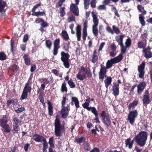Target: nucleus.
Segmentation results:
<instances>
[{"instance_id":"58","label":"nucleus","mask_w":152,"mask_h":152,"mask_svg":"<svg viewBox=\"0 0 152 152\" xmlns=\"http://www.w3.org/2000/svg\"><path fill=\"white\" fill-rule=\"evenodd\" d=\"M28 39V34H25L23 37V41L24 42H26Z\"/></svg>"},{"instance_id":"8","label":"nucleus","mask_w":152,"mask_h":152,"mask_svg":"<svg viewBox=\"0 0 152 152\" xmlns=\"http://www.w3.org/2000/svg\"><path fill=\"white\" fill-rule=\"evenodd\" d=\"M30 80V78L28 80V82L26 83L25 85V86L21 96V99H26L27 97L28 93H30L31 92V87L29 86V83Z\"/></svg>"},{"instance_id":"43","label":"nucleus","mask_w":152,"mask_h":152,"mask_svg":"<svg viewBox=\"0 0 152 152\" xmlns=\"http://www.w3.org/2000/svg\"><path fill=\"white\" fill-rule=\"evenodd\" d=\"M126 46V47H129L131 45V40L130 38L129 37L126 39L125 43Z\"/></svg>"},{"instance_id":"5","label":"nucleus","mask_w":152,"mask_h":152,"mask_svg":"<svg viewBox=\"0 0 152 152\" xmlns=\"http://www.w3.org/2000/svg\"><path fill=\"white\" fill-rule=\"evenodd\" d=\"M61 60L63 62L64 66L65 68H69L70 67L69 61L70 55L68 53H66L62 51L61 53Z\"/></svg>"},{"instance_id":"51","label":"nucleus","mask_w":152,"mask_h":152,"mask_svg":"<svg viewBox=\"0 0 152 152\" xmlns=\"http://www.w3.org/2000/svg\"><path fill=\"white\" fill-rule=\"evenodd\" d=\"M72 102H74L75 104H79V102L78 99L75 97H72Z\"/></svg>"},{"instance_id":"10","label":"nucleus","mask_w":152,"mask_h":152,"mask_svg":"<svg viewBox=\"0 0 152 152\" xmlns=\"http://www.w3.org/2000/svg\"><path fill=\"white\" fill-rule=\"evenodd\" d=\"M60 39L59 38L56 39L53 42V54L54 56H56L58 53V50L60 48Z\"/></svg>"},{"instance_id":"17","label":"nucleus","mask_w":152,"mask_h":152,"mask_svg":"<svg viewBox=\"0 0 152 152\" xmlns=\"http://www.w3.org/2000/svg\"><path fill=\"white\" fill-rule=\"evenodd\" d=\"M146 86V84L144 81L140 83L137 86V92L138 94H140L142 92Z\"/></svg>"},{"instance_id":"38","label":"nucleus","mask_w":152,"mask_h":152,"mask_svg":"<svg viewBox=\"0 0 152 152\" xmlns=\"http://www.w3.org/2000/svg\"><path fill=\"white\" fill-rule=\"evenodd\" d=\"M85 74L87 75V76L88 78L92 77V73L89 67L86 68V71Z\"/></svg>"},{"instance_id":"44","label":"nucleus","mask_w":152,"mask_h":152,"mask_svg":"<svg viewBox=\"0 0 152 152\" xmlns=\"http://www.w3.org/2000/svg\"><path fill=\"white\" fill-rule=\"evenodd\" d=\"M91 101H94V99L93 98L90 99L89 97H88L86 100L85 102L82 104H89L90 103H91Z\"/></svg>"},{"instance_id":"2","label":"nucleus","mask_w":152,"mask_h":152,"mask_svg":"<svg viewBox=\"0 0 152 152\" xmlns=\"http://www.w3.org/2000/svg\"><path fill=\"white\" fill-rule=\"evenodd\" d=\"M54 133L56 136L60 137L62 136L63 133L65 134V128L64 125L61 124L60 119L57 115L54 123Z\"/></svg>"},{"instance_id":"30","label":"nucleus","mask_w":152,"mask_h":152,"mask_svg":"<svg viewBox=\"0 0 152 152\" xmlns=\"http://www.w3.org/2000/svg\"><path fill=\"white\" fill-rule=\"evenodd\" d=\"M45 45L46 47L49 50H50L51 49L52 42L51 40L50 39L47 40L45 41Z\"/></svg>"},{"instance_id":"57","label":"nucleus","mask_w":152,"mask_h":152,"mask_svg":"<svg viewBox=\"0 0 152 152\" xmlns=\"http://www.w3.org/2000/svg\"><path fill=\"white\" fill-rule=\"evenodd\" d=\"M41 3L40 2L34 6L32 9V12H35V10L39 7L41 6Z\"/></svg>"},{"instance_id":"27","label":"nucleus","mask_w":152,"mask_h":152,"mask_svg":"<svg viewBox=\"0 0 152 152\" xmlns=\"http://www.w3.org/2000/svg\"><path fill=\"white\" fill-rule=\"evenodd\" d=\"M23 58L24 60L25 64L27 66L30 65L31 63V61L28 58V55L25 54L23 56Z\"/></svg>"},{"instance_id":"23","label":"nucleus","mask_w":152,"mask_h":152,"mask_svg":"<svg viewBox=\"0 0 152 152\" xmlns=\"http://www.w3.org/2000/svg\"><path fill=\"white\" fill-rule=\"evenodd\" d=\"M7 119L6 115H3L2 118L0 120V125L1 126H2L4 125L7 124Z\"/></svg>"},{"instance_id":"34","label":"nucleus","mask_w":152,"mask_h":152,"mask_svg":"<svg viewBox=\"0 0 152 152\" xmlns=\"http://www.w3.org/2000/svg\"><path fill=\"white\" fill-rule=\"evenodd\" d=\"M18 102V100L17 99H9L8 100L7 102V104H17V103Z\"/></svg>"},{"instance_id":"31","label":"nucleus","mask_w":152,"mask_h":152,"mask_svg":"<svg viewBox=\"0 0 152 152\" xmlns=\"http://www.w3.org/2000/svg\"><path fill=\"white\" fill-rule=\"evenodd\" d=\"M137 46L140 48H143L144 49L146 47V43L142 41H140L137 43Z\"/></svg>"},{"instance_id":"12","label":"nucleus","mask_w":152,"mask_h":152,"mask_svg":"<svg viewBox=\"0 0 152 152\" xmlns=\"http://www.w3.org/2000/svg\"><path fill=\"white\" fill-rule=\"evenodd\" d=\"M145 65V62H143L142 64L138 66L137 70L139 73V77L140 78H144L145 74L144 69Z\"/></svg>"},{"instance_id":"32","label":"nucleus","mask_w":152,"mask_h":152,"mask_svg":"<svg viewBox=\"0 0 152 152\" xmlns=\"http://www.w3.org/2000/svg\"><path fill=\"white\" fill-rule=\"evenodd\" d=\"M45 14V12L42 11L40 12L38 11L37 12H34L32 14V15L33 16H43Z\"/></svg>"},{"instance_id":"29","label":"nucleus","mask_w":152,"mask_h":152,"mask_svg":"<svg viewBox=\"0 0 152 152\" xmlns=\"http://www.w3.org/2000/svg\"><path fill=\"white\" fill-rule=\"evenodd\" d=\"M144 54V56L147 59L149 58L152 57V52L150 51L148 52H142Z\"/></svg>"},{"instance_id":"53","label":"nucleus","mask_w":152,"mask_h":152,"mask_svg":"<svg viewBox=\"0 0 152 152\" xmlns=\"http://www.w3.org/2000/svg\"><path fill=\"white\" fill-rule=\"evenodd\" d=\"M110 48L112 51H116L117 47L114 42H113L110 44Z\"/></svg>"},{"instance_id":"33","label":"nucleus","mask_w":152,"mask_h":152,"mask_svg":"<svg viewBox=\"0 0 152 152\" xmlns=\"http://www.w3.org/2000/svg\"><path fill=\"white\" fill-rule=\"evenodd\" d=\"M1 127L2 128L4 131L5 132L9 133L11 129L9 125L8 124L4 125L2 126Z\"/></svg>"},{"instance_id":"15","label":"nucleus","mask_w":152,"mask_h":152,"mask_svg":"<svg viewBox=\"0 0 152 152\" xmlns=\"http://www.w3.org/2000/svg\"><path fill=\"white\" fill-rule=\"evenodd\" d=\"M45 84H42L41 85V88H42V90L39 93V95L38 98L40 100V102H41L42 104H45L44 103V96H45L43 92V91L45 89Z\"/></svg>"},{"instance_id":"4","label":"nucleus","mask_w":152,"mask_h":152,"mask_svg":"<svg viewBox=\"0 0 152 152\" xmlns=\"http://www.w3.org/2000/svg\"><path fill=\"white\" fill-rule=\"evenodd\" d=\"M91 14L93 17V21L94 24L92 26V32L94 36L97 37L98 32L97 26L99 23V19L98 18L97 15L95 14L94 12L92 11L91 12Z\"/></svg>"},{"instance_id":"3","label":"nucleus","mask_w":152,"mask_h":152,"mask_svg":"<svg viewBox=\"0 0 152 152\" xmlns=\"http://www.w3.org/2000/svg\"><path fill=\"white\" fill-rule=\"evenodd\" d=\"M123 56L121 54H120L117 57L108 60L106 63L105 68L107 69H110L112 66L113 64L120 62L122 60Z\"/></svg>"},{"instance_id":"40","label":"nucleus","mask_w":152,"mask_h":152,"mask_svg":"<svg viewBox=\"0 0 152 152\" xmlns=\"http://www.w3.org/2000/svg\"><path fill=\"white\" fill-rule=\"evenodd\" d=\"M111 6L112 7L111 8L112 10L114 12L115 15L118 17H120V15L118 13V11L116 8L115 7H114L113 5Z\"/></svg>"},{"instance_id":"48","label":"nucleus","mask_w":152,"mask_h":152,"mask_svg":"<svg viewBox=\"0 0 152 152\" xmlns=\"http://www.w3.org/2000/svg\"><path fill=\"white\" fill-rule=\"evenodd\" d=\"M84 148L85 150L87 151H89L91 149V147L90 145L87 142H85Z\"/></svg>"},{"instance_id":"63","label":"nucleus","mask_w":152,"mask_h":152,"mask_svg":"<svg viewBox=\"0 0 152 152\" xmlns=\"http://www.w3.org/2000/svg\"><path fill=\"white\" fill-rule=\"evenodd\" d=\"M76 77L78 80H83L82 75L79 72L76 75Z\"/></svg>"},{"instance_id":"61","label":"nucleus","mask_w":152,"mask_h":152,"mask_svg":"<svg viewBox=\"0 0 152 152\" xmlns=\"http://www.w3.org/2000/svg\"><path fill=\"white\" fill-rule=\"evenodd\" d=\"M13 121L14 122V124H18L19 123V119L16 117H15L13 119Z\"/></svg>"},{"instance_id":"35","label":"nucleus","mask_w":152,"mask_h":152,"mask_svg":"<svg viewBox=\"0 0 152 152\" xmlns=\"http://www.w3.org/2000/svg\"><path fill=\"white\" fill-rule=\"evenodd\" d=\"M85 140V138L84 137H81L78 138L75 140V142L78 143H81L83 142Z\"/></svg>"},{"instance_id":"19","label":"nucleus","mask_w":152,"mask_h":152,"mask_svg":"<svg viewBox=\"0 0 152 152\" xmlns=\"http://www.w3.org/2000/svg\"><path fill=\"white\" fill-rule=\"evenodd\" d=\"M76 31V35L77 37V40L80 41L81 40V27L79 25H77L75 28Z\"/></svg>"},{"instance_id":"28","label":"nucleus","mask_w":152,"mask_h":152,"mask_svg":"<svg viewBox=\"0 0 152 152\" xmlns=\"http://www.w3.org/2000/svg\"><path fill=\"white\" fill-rule=\"evenodd\" d=\"M139 15V19L140 23H141L142 26H144L145 25V22L144 20V15Z\"/></svg>"},{"instance_id":"26","label":"nucleus","mask_w":152,"mask_h":152,"mask_svg":"<svg viewBox=\"0 0 152 152\" xmlns=\"http://www.w3.org/2000/svg\"><path fill=\"white\" fill-rule=\"evenodd\" d=\"M143 102L145 104H149L151 101L149 96H143Z\"/></svg>"},{"instance_id":"6","label":"nucleus","mask_w":152,"mask_h":152,"mask_svg":"<svg viewBox=\"0 0 152 152\" xmlns=\"http://www.w3.org/2000/svg\"><path fill=\"white\" fill-rule=\"evenodd\" d=\"M102 118V122L108 128L111 125V122L109 115L104 111H102L100 115Z\"/></svg>"},{"instance_id":"16","label":"nucleus","mask_w":152,"mask_h":152,"mask_svg":"<svg viewBox=\"0 0 152 152\" xmlns=\"http://www.w3.org/2000/svg\"><path fill=\"white\" fill-rule=\"evenodd\" d=\"M88 26V21L85 20L83 24V31L82 37L83 40L85 41L86 40V37L87 35V28Z\"/></svg>"},{"instance_id":"59","label":"nucleus","mask_w":152,"mask_h":152,"mask_svg":"<svg viewBox=\"0 0 152 152\" xmlns=\"http://www.w3.org/2000/svg\"><path fill=\"white\" fill-rule=\"evenodd\" d=\"M121 47V53L123 54L125 53L126 52V49L128 47H126V46H124V45Z\"/></svg>"},{"instance_id":"47","label":"nucleus","mask_w":152,"mask_h":152,"mask_svg":"<svg viewBox=\"0 0 152 152\" xmlns=\"http://www.w3.org/2000/svg\"><path fill=\"white\" fill-rule=\"evenodd\" d=\"M43 148L47 149L48 147V143L45 138L44 139L42 140Z\"/></svg>"},{"instance_id":"1","label":"nucleus","mask_w":152,"mask_h":152,"mask_svg":"<svg viewBox=\"0 0 152 152\" xmlns=\"http://www.w3.org/2000/svg\"><path fill=\"white\" fill-rule=\"evenodd\" d=\"M148 133L146 132L141 131L135 136L133 140H131L130 138L125 140L126 147L131 149L133 146L134 140H135L137 145L140 147H144L146 144L147 140Z\"/></svg>"},{"instance_id":"7","label":"nucleus","mask_w":152,"mask_h":152,"mask_svg":"<svg viewBox=\"0 0 152 152\" xmlns=\"http://www.w3.org/2000/svg\"><path fill=\"white\" fill-rule=\"evenodd\" d=\"M138 113L137 110L132 111H129L128 115L127 120L129 123L132 124L135 121V119L137 118Z\"/></svg>"},{"instance_id":"41","label":"nucleus","mask_w":152,"mask_h":152,"mask_svg":"<svg viewBox=\"0 0 152 152\" xmlns=\"http://www.w3.org/2000/svg\"><path fill=\"white\" fill-rule=\"evenodd\" d=\"M67 83L70 88H75V85L71 79L69 80H68L67 82Z\"/></svg>"},{"instance_id":"36","label":"nucleus","mask_w":152,"mask_h":152,"mask_svg":"<svg viewBox=\"0 0 152 152\" xmlns=\"http://www.w3.org/2000/svg\"><path fill=\"white\" fill-rule=\"evenodd\" d=\"M67 91V88L66 87V83L64 82L62 84L61 88V91L62 92H66Z\"/></svg>"},{"instance_id":"45","label":"nucleus","mask_w":152,"mask_h":152,"mask_svg":"<svg viewBox=\"0 0 152 152\" xmlns=\"http://www.w3.org/2000/svg\"><path fill=\"white\" fill-rule=\"evenodd\" d=\"M54 139L53 137H52L49 139L48 143L50 147H55L54 143H53Z\"/></svg>"},{"instance_id":"39","label":"nucleus","mask_w":152,"mask_h":152,"mask_svg":"<svg viewBox=\"0 0 152 152\" xmlns=\"http://www.w3.org/2000/svg\"><path fill=\"white\" fill-rule=\"evenodd\" d=\"M12 69L14 72V75L15 73H16L19 68L18 66L16 64H13L12 65Z\"/></svg>"},{"instance_id":"62","label":"nucleus","mask_w":152,"mask_h":152,"mask_svg":"<svg viewBox=\"0 0 152 152\" xmlns=\"http://www.w3.org/2000/svg\"><path fill=\"white\" fill-rule=\"evenodd\" d=\"M30 146V144H28V143H27L26 144L24 147V150H25V151L26 152H27L28 151L29 147Z\"/></svg>"},{"instance_id":"13","label":"nucleus","mask_w":152,"mask_h":152,"mask_svg":"<svg viewBox=\"0 0 152 152\" xmlns=\"http://www.w3.org/2000/svg\"><path fill=\"white\" fill-rule=\"evenodd\" d=\"M119 86L117 82H114L113 83L112 91L113 94L115 96H118L119 93Z\"/></svg>"},{"instance_id":"11","label":"nucleus","mask_w":152,"mask_h":152,"mask_svg":"<svg viewBox=\"0 0 152 152\" xmlns=\"http://www.w3.org/2000/svg\"><path fill=\"white\" fill-rule=\"evenodd\" d=\"M100 67L99 71L98 72V75L99 79L102 80L106 77L107 69L105 68V66L102 64L100 65Z\"/></svg>"},{"instance_id":"18","label":"nucleus","mask_w":152,"mask_h":152,"mask_svg":"<svg viewBox=\"0 0 152 152\" xmlns=\"http://www.w3.org/2000/svg\"><path fill=\"white\" fill-rule=\"evenodd\" d=\"M33 140L37 142H41L45 138L43 136L36 133L33 135Z\"/></svg>"},{"instance_id":"24","label":"nucleus","mask_w":152,"mask_h":152,"mask_svg":"<svg viewBox=\"0 0 152 152\" xmlns=\"http://www.w3.org/2000/svg\"><path fill=\"white\" fill-rule=\"evenodd\" d=\"M61 35L62 37L65 41H67L69 39V35L66 31L63 30L62 31Z\"/></svg>"},{"instance_id":"22","label":"nucleus","mask_w":152,"mask_h":152,"mask_svg":"<svg viewBox=\"0 0 152 152\" xmlns=\"http://www.w3.org/2000/svg\"><path fill=\"white\" fill-rule=\"evenodd\" d=\"M112 81V79L110 77L107 76L104 80L105 86L106 88H107L111 84Z\"/></svg>"},{"instance_id":"37","label":"nucleus","mask_w":152,"mask_h":152,"mask_svg":"<svg viewBox=\"0 0 152 152\" xmlns=\"http://www.w3.org/2000/svg\"><path fill=\"white\" fill-rule=\"evenodd\" d=\"M7 59V56L6 54L3 52H0V60L1 61H4Z\"/></svg>"},{"instance_id":"20","label":"nucleus","mask_w":152,"mask_h":152,"mask_svg":"<svg viewBox=\"0 0 152 152\" xmlns=\"http://www.w3.org/2000/svg\"><path fill=\"white\" fill-rule=\"evenodd\" d=\"M7 6V3L3 0H0V12L2 14H4L5 11L4 10L5 7Z\"/></svg>"},{"instance_id":"64","label":"nucleus","mask_w":152,"mask_h":152,"mask_svg":"<svg viewBox=\"0 0 152 152\" xmlns=\"http://www.w3.org/2000/svg\"><path fill=\"white\" fill-rule=\"evenodd\" d=\"M103 30V29L102 26L100 25L99 26V33L101 34H103L104 32Z\"/></svg>"},{"instance_id":"42","label":"nucleus","mask_w":152,"mask_h":152,"mask_svg":"<svg viewBox=\"0 0 152 152\" xmlns=\"http://www.w3.org/2000/svg\"><path fill=\"white\" fill-rule=\"evenodd\" d=\"M48 109L49 115L52 116L53 115V111L52 105H48Z\"/></svg>"},{"instance_id":"52","label":"nucleus","mask_w":152,"mask_h":152,"mask_svg":"<svg viewBox=\"0 0 152 152\" xmlns=\"http://www.w3.org/2000/svg\"><path fill=\"white\" fill-rule=\"evenodd\" d=\"M67 21L69 23H70L72 21H75V17L73 15H71L67 19Z\"/></svg>"},{"instance_id":"54","label":"nucleus","mask_w":152,"mask_h":152,"mask_svg":"<svg viewBox=\"0 0 152 152\" xmlns=\"http://www.w3.org/2000/svg\"><path fill=\"white\" fill-rule=\"evenodd\" d=\"M92 112L94 114L95 117H98V113L96 108L94 107H92L91 109Z\"/></svg>"},{"instance_id":"56","label":"nucleus","mask_w":152,"mask_h":152,"mask_svg":"<svg viewBox=\"0 0 152 152\" xmlns=\"http://www.w3.org/2000/svg\"><path fill=\"white\" fill-rule=\"evenodd\" d=\"M97 9L99 10H105L106 7L104 4L100 5L97 7Z\"/></svg>"},{"instance_id":"46","label":"nucleus","mask_w":152,"mask_h":152,"mask_svg":"<svg viewBox=\"0 0 152 152\" xmlns=\"http://www.w3.org/2000/svg\"><path fill=\"white\" fill-rule=\"evenodd\" d=\"M19 129V127L18 124H14L13 125V133H17Z\"/></svg>"},{"instance_id":"9","label":"nucleus","mask_w":152,"mask_h":152,"mask_svg":"<svg viewBox=\"0 0 152 152\" xmlns=\"http://www.w3.org/2000/svg\"><path fill=\"white\" fill-rule=\"evenodd\" d=\"M75 4H71L70 5V10L76 16L79 15V11L77 5L79 4L80 0H75Z\"/></svg>"},{"instance_id":"49","label":"nucleus","mask_w":152,"mask_h":152,"mask_svg":"<svg viewBox=\"0 0 152 152\" xmlns=\"http://www.w3.org/2000/svg\"><path fill=\"white\" fill-rule=\"evenodd\" d=\"M65 7H61L60 8V16L61 17L64 16L66 14L64 10Z\"/></svg>"},{"instance_id":"25","label":"nucleus","mask_w":152,"mask_h":152,"mask_svg":"<svg viewBox=\"0 0 152 152\" xmlns=\"http://www.w3.org/2000/svg\"><path fill=\"white\" fill-rule=\"evenodd\" d=\"M137 9L139 11L141 12L142 13L140 15H145L147 12L145 10L144 7L141 5H138L137 7Z\"/></svg>"},{"instance_id":"55","label":"nucleus","mask_w":152,"mask_h":152,"mask_svg":"<svg viewBox=\"0 0 152 152\" xmlns=\"http://www.w3.org/2000/svg\"><path fill=\"white\" fill-rule=\"evenodd\" d=\"M69 43H66L64 44L63 49L66 51L69 52Z\"/></svg>"},{"instance_id":"50","label":"nucleus","mask_w":152,"mask_h":152,"mask_svg":"<svg viewBox=\"0 0 152 152\" xmlns=\"http://www.w3.org/2000/svg\"><path fill=\"white\" fill-rule=\"evenodd\" d=\"M112 28L113 31H114V32L115 33H116L117 34H118L120 33V31L119 30L118 28L116 27L115 26H112Z\"/></svg>"},{"instance_id":"21","label":"nucleus","mask_w":152,"mask_h":152,"mask_svg":"<svg viewBox=\"0 0 152 152\" xmlns=\"http://www.w3.org/2000/svg\"><path fill=\"white\" fill-rule=\"evenodd\" d=\"M98 59V56L96 50H95L92 56V59L91 60V62L95 63L97 61Z\"/></svg>"},{"instance_id":"14","label":"nucleus","mask_w":152,"mask_h":152,"mask_svg":"<svg viewBox=\"0 0 152 152\" xmlns=\"http://www.w3.org/2000/svg\"><path fill=\"white\" fill-rule=\"evenodd\" d=\"M69 105H67L66 107H65L63 106L64 105H62L63 107L61 110V114L62 117L63 118H66L68 115L69 111L68 109V107H69Z\"/></svg>"},{"instance_id":"60","label":"nucleus","mask_w":152,"mask_h":152,"mask_svg":"<svg viewBox=\"0 0 152 152\" xmlns=\"http://www.w3.org/2000/svg\"><path fill=\"white\" fill-rule=\"evenodd\" d=\"M41 26L43 28H45L48 26V24L47 22L45 21L44 20L42 22Z\"/></svg>"}]
</instances>
